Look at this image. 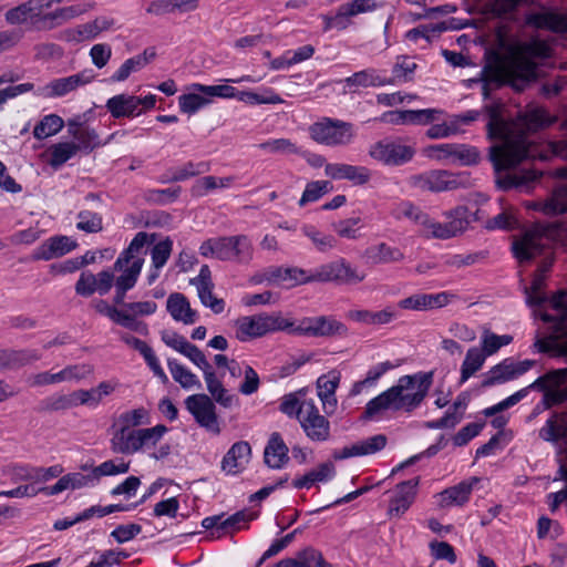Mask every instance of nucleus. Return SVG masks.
<instances>
[{"instance_id":"obj_7","label":"nucleus","mask_w":567,"mask_h":567,"mask_svg":"<svg viewBox=\"0 0 567 567\" xmlns=\"http://www.w3.org/2000/svg\"><path fill=\"white\" fill-rule=\"evenodd\" d=\"M188 93L178 97L179 110L187 115H194L208 106L215 97L234 99L235 96V87L228 84L205 85L193 83L188 86Z\"/></svg>"},{"instance_id":"obj_47","label":"nucleus","mask_w":567,"mask_h":567,"mask_svg":"<svg viewBox=\"0 0 567 567\" xmlns=\"http://www.w3.org/2000/svg\"><path fill=\"white\" fill-rule=\"evenodd\" d=\"M229 236L208 238L199 246V254L205 258L229 261Z\"/></svg>"},{"instance_id":"obj_28","label":"nucleus","mask_w":567,"mask_h":567,"mask_svg":"<svg viewBox=\"0 0 567 567\" xmlns=\"http://www.w3.org/2000/svg\"><path fill=\"white\" fill-rule=\"evenodd\" d=\"M386 444V437L382 434H378L367 440L357 442L351 446H344L339 452L333 454L336 460H344L353 456H363L374 454L382 449H384Z\"/></svg>"},{"instance_id":"obj_42","label":"nucleus","mask_w":567,"mask_h":567,"mask_svg":"<svg viewBox=\"0 0 567 567\" xmlns=\"http://www.w3.org/2000/svg\"><path fill=\"white\" fill-rule=\"evenodd\" d=\"M151 423V413L144 408L140 406L132 410L123 411L113 422L112 427L121 429H140Z\"/></svg>"},{"instance_id":"obj_63","label":"nucleus","mask_w":567,"mask_h":567,"mask_svg":"<svg viewBox=\"0 0 567 567\" xmlns=\"http://www.w3.org/2000/svg\"><path fill=\"white\" fill-rule=\"evenodd\" d=\"M482 82V95L484 100L489 99L491 92L502 84V75L497 71L493 70H482L481 71V78L480 79H470L468 80V86H471L473 83Z\"/></svg>"},{"instance_id":"obj_43","label":"nucleus","mask_w":567,"mask_h":567,"mask_svg":"<svg viewBox=\"0 0 567 567\" xmlns=\"http://www.w3.org/2000/svg\"><path fill=\"white\" fill-rule=\"evenodd\" d=\"M354 18L353 13L351 12L349 6L346 3H342L339 6L336 11L331 14H322L321 19L323 21L322 30L324 32L336 30V31H344L350 25H352V19Z\"/></svg>"},{"instance_id":"obj_10","label":"nucleus","mask_w":567,"mask_h":567,"mask_svg":"<svg viewBox=\"0 0 567 567\" xmlns=\"http://www.w3.org/2000/svg\"><path fill=\"white\" fill-rule=\"evenodd\" d=\"M414 145L403 138H383L369 148V155L385 166H401L414 157Z\"/></svg>"},{"instance_id":"obj_52","label":"nucleus","mask_w":567,"mask_h":567,"mask_svg":"<svg viewBox=\"0 0 567 567\" xmlns=\"http://www.w3.org/2000/svg\"><path fill=\"white\" fill-rule=\"evenodd\" d=\"M301 231L319 252H328L337 247L338 241L333 235L323 233L312 225H303Z\"/></svg>"},{"instance_id":"obj_53","label":"nucleus","mask_w":567,"mask_h":567,"mask_svg":"<svg viewBox=\"0 0 567 567\" xmlns=\"http://www.w3.org/2000/svg\"><path fill=\"white\" fill-rule=\"evenodd\" d=\"M539 436L544 441L556 442L567 437V414L557 415L546 421L539 430Z\"/></svg>"},{"instance_id":"obj_17","label":"nucleus","mask_w":567,"mask_h":567,"mask_svg":"<svg viewBox=\"0 0 567 567\" xmlns=\"http://www.w3.org/2000/svg\"><path fill=\"white\" fill-rule=\"evenodd\" d=\"M82 471L87 473L72 472L61 476L58 482L51 486L42 487L41 492L47 496L58 495L66 489H80L84 487L96 486L92 466L82 465Z\"/></svg>"},{"instance_id":"obj_35","label":"nucleus","mask_w":567,"mask_h":567,"mask_svg":"<svg viewBox=\"0 0 567 567\" xmlns=\"http://www.w3.org/2000/svg\"><path fill=\"white\" fill-rule=\"evenodd\" d=\"M110 447L116 454L133 455L137 453V429L112 427Z\"/></svg>"},{"instance_id":"obj_49","label":"nucleus","mask_w":567,"mask_h":567,"mask_svg":"<svg viewBox=\"0 0 567 567\" xmlns=\"http://www.w3.org/2000/svg\"><path fill=\"white\" fill-rule=\"evenodd\" d=\"M315 323V337H347L349 333L348 327L332 316H318Z\"/></svg>"},{"instance_id":"obj_6","label":"nucleus","mask_w":567,"mask_h":567,"mask_svg":"<svg viewBox=\"0 0 567 567\" xmlns=\"http://www.w3.org/2000/svg\"><path fill=\"white\" fill-rule=\"evenodd\" d=\"M293 326V321L281 317L280 315H255L245 316L236 320V338L246 342L251 339L260 338L267 333L276 331H287Z\"/></svg>"},{"instance_id":"obj_14","label":"nucleus","mask_w":567,"mask_h":567,"mask_svg":"<svg viewBox=\"0 0 567 567\" xmlns=\"http://www.w3.org/2000/svg\"><path fill=\"white\" fill-rule=\"evenodd\" d=\"M414 184L420 188L436 193L466 187L470 184L468 175L464 173L454 174L447 171H432L414 177Z\"/></svg>"},{"instance_id":"obj_48","label":"nucleus","mask_w":567,"mask_h":567,"mask_svg":"<svg viewBox=\"0 0 567 567\" xmlns=\"http://www.w3.org/2000/svg\"><path fill=\"white\" fill-rule=\"evenodd\" d=\"M167 432L168 427L164 424L137 429V453L155 449Z\"/></svg>"},{"instance_id":"obj_18","label":"nucleus","mask_w":567,"mask_h":567,"mask_svg":"<svg viewBox=\"0 0 567 567\" xmlns=\"http://www.w3.org/2000/svg\"><path fill=\"white\" fill-rule=\"evenodd\" d=\"M437 114H441V111L435 109L396 110L384 112L381 116L374 118V121L392 125L427 124L436 120Z\"/></svg>"},{"instance_id":"obj_56","label":"nucleus","mask_w":567,"mask_h":567,"mask_svg":"<svg viewBox=\"0 0 567 567\" xmlns=\"http://www.w3.org/2000/svg\"><path fill=\"white\" fill-rule=\"evenodd\" d=\"M549 266L550 264L544 265L534 276L530 287L526 289L527 302L535 308L540 307L547 301V297L543 291V287L545 284V272L548 270Z\"/></svg>"},{"instance_id":"obj_13","label":"nucleus","mask_w":567,"mask_h":567,"mask_svg":"<svg viewBox=\"0 0 567 567\" xmlns=\"http://www.w3.org/2000/svg\"><path fill=\"white\" fill-rule=\"evenodd\" d=\"M535 364L533 360L516 361L513 358H506L496 365L492 367L483 377L482 386L491 388L496 384H503L529 371Z\"/></svg>"},{"instance_id":"obj_64","label":"nucleus","mask_w":567,"mask_h":567,"mask_svg":"<svg viewBox=\"0 0 567 567\" xmlns=\"http://www.w3.org/2000/svg\"><path fill=\"white\" fill-rule=\"evenodd\" d=\"M360 224V217H350L333 224V229L337 233V235L341 238L357 240L361 237Z\"/></svg>"},{"instance_id":"obj_61","label":"nucleus","mask_w":567,"mask_h":567,"mask_svg":"<svg viewBox=\"0 0 567 567\" xmlns=\"http://www.w3.org/2000/svg\"><path fill=\"white\" fill-rule=\"evenodd\" d=\"M342 258L323 264L316 268L317 282H336L342 285Z\"/></svg>"},{"instance_id":"obj_38","label":"nucleus","mask_w":567,"mask_h":567,"mask_svg":"<svg viewBox=\"0 0 567 567\" xmlns=\"http://www.w3.org/2000/svg\"><path fill=\"white\" fill-rule=\"evenodd\" d=\"M267 280L278 284L289 282L291 286L315 282L316 270L308 271L298 267L276 268Z\"/></svg>"},{"instance_id":"obj_4","label":"nucleus","mask_w":567,"mask_h":567,"mask_svg":"<svg viewBox=\"0 0 567 567\" xmlns=\"http://www.w3.org/2000/svg\"><path fill=\"white\" fill-rule=\"evenodd\" d=\"M558 234L557 224L537 223L519 237H515L512 244L514 257L519 262H527L542 255L549 248L553 238Z\"/></svg>"},{"instance_id":"obj_2","label":"nucleus","mask_w":567,"mask_h":567,"mask_svg":"<svg viewBox=\"0 0 567 567\" xmlns=\"http://www.w3.org/2000/svg\"><path fill=\"white\" fill-rule=\"evenodd\" d=\"M434 381V371H419L399 378L398 382L371 399L364 409L363 419L374 420L384 412L411 413L421 406Z\"/></svg>"},{"instance_id":"obj_62","label":"nucleus","mask_w":567,"mask_h":567,"mask_svg":"<svg viewBox=\"0 0 567 567\" xmlns=\"http://www.w3.org/2000/svg\"><path fill=\"white\" fill-rule=\"evenodd\" d=\"M331 189L332 185L328 181H315L308 183L299 200V206L302 207L308 203L317 202Z\"/></svg>"},{"instance_id":"obj_20","label":"nucleus","mask_w":567,"mask_h":567,"mask_svg":"<svg viewBox=\"0 0 567 567\" xmlns=\"http://www.w3.org/2000/svg\"><path fill=\"white\" fill-rule=\"evenodd\" d=\"M478 482L480 478L473 476L443 489L435 495L437 506L441 508L464 506L470 501L472 492Z\"/></svg>"},{"instance_id":"obj_45","label":"nucleus","mask_w":567,"mask_h":567,"mask_svg":"<svg viewBox=\"0 0 567 567\" xmlns=\"http://www.w3.org/2000/svg\"><path fill=\"white\" fill-rule=\"evenodd\" d=\"M238 101L250 105L257 104H280L284 100L271 87H260L259 92L240 91L235 89V96Z\"/></svg>"},{"instance_id":"obj_3","label":"nucleus","mask_w":567,"mask_h":567,"mask_svg":"<svg viewBox=\"0 0 567 567\" xmlns=\"http://www.w3.org/2000/svg\"><path fill=\"white\" fill-rule=\"evenodd\" d=\"M566 291H558L549 300L550 308L556 312L548 313L543 305L534 309V316L540 318L544 322L550 323V334L548 338L538 339L535 342L539 352H550L554 355H567V306L565 300Z\"/></svg>"},{"instance_id":"obj_31","label":"nucleus","mask_w":567,"mask_h":567,"mask_svg":"<svg viewBox=\"0 0 567 567\" xmlns=\"http://www.w3.org/2000/svg\"><path fill=\"white\" fill-rule=\"evenodd\" d=\"M344 86L350 91L359 87H378L391 85L394 83L393 79L382 76L375 69H365L353 73L352 75L341 81Z\"/></svg>"},{"instance_id":"obj_50","label":"nucleus","mask_w":567,"mask_h":567,"mask_svg":"<svg viewBox=\"0 0 567 567\" xmlns=\"http://www.w3.org/2000/svg\"><path fill=\"white\" fill-rule=\"evenodd\" d=\"M79 153L75 142H59L49 147L48 164L53 168H60L69 159Z\"/></svg>"},{"instance_id":"obj_51","label":"nucleus","mask_w":567,"mask_h":567,"mask_svg":"<svg viewBox=\"0 0 567 567\" xmlns=\"http://www.w3.org/2000/svg\"><path fill=\"white\" fill-rule=\"evenodd\" d=\"M236 177H215L212 175L204 176L195 182L192 187V194L197 197L207 195L210 190L216 188H229L234 185Z\"/></svg>"},{"instance_id":"obj_1","label":"nucleus","mask_w":567,"mask_h":567,"mask_svg":"<svg viewBox=\"0 0 567 567\" xmlns=\"http://www.w3.org/2000/svg\"><path fill=\"white\" fill-rule=\"evenodd\" d=\"M488 115L487 130L493 138L502 141L489 151V158L498 174L497 185L503 189L518 188L528 192L540 177L535 171L509 172L528 157V144L525 137L509 138V124L502 116V105L497 102L485 106Z\"/></svg>"},{"instance_id":"obj_24","label":"nucleus","mask_w":567,"mask_h":567,"mask_svg":"<svg viewBox=\"0 0 567 567\" xmlns=\"http://www.w3.org/2000/svg\"><path fill=\"white\" fill-rule=\"evenodd\" d=\"M417 480H409L396 485L389 505V515L401 517L412 505L416 494Z\"/></svg>"},{"instance_id":"obj_5","label":"nucleus","mask_w":567,"mask_h":567,"mask_svg":"<svg viewBox=\"0 0 567 567\" xmlns=\"http://www.w3.org/2000/svg\"><path fill=\"white\" fill-rule=\"evenodd\" d=\"M147 244V233L140 231L132 239L128 247L117 257L113 266L115 271L121 272L115 279L116 284L128 285L130 288L136 285L144 265L145 246Z\"/></svg>"},{"instance_id":"obj_34","label":"nucleus","mask_w":567,"mask_h":567,"mask_svg":"<svg viewBox=\"0 0 567 567\" xmlns=\"http://www.w3.org/2000/svg\"><path fill=\"white\" fill-rule=\"evenodd\" d=\"M528 208L539 210L545 215H558L567 212V182L558 185L544 202H533Z\"/></svg>"},{"instance_id":"obj_41","label":"nucleus","mask_w":567,"mask_h":567,"mask_svg":"<svg viewBox=\"0 0 567 567\" xmlns=\"http://www.w3.org/2000/svg\"><path fill=\"white\" fill-rule=\"evenodd\" d=\"M203 373L207 390L213 399L224 408H230L237 400L236 396L230 394L228 390L224 388L221 381L217 378L212 367Z\"/></svg>"},{"instance_id":"obj_22","label":"nucleus","mask_w":567,"mask_h":567,"mask_svg":"<svg viewBox=\"0 0 567 567\" xmlns=\"http://www.w3.org/2000/svg\"><path fill=\"white\" fill-rule=\"evenodd\" d=\"M91 80L92 76L86 72L55 79L42 87L41 95L49 99L61 97L76 90L78 87L90 83Z\"/></svg>"},{"instance_id":"obj_8","label":"nucleus","mask_w":567,"mask_h":567,"mask_svg":"<svg viewBox=\"0 0 567 567\" xmlns=\"http://www.w3.org/2000/svg\"><path fill=\"white\" fill-rule=\"evenodd\" d=\"M450 219L447 223H440L431 218L426 213L420 224V234L425 238L449 239L462 234L468 226V210L458 206L445 214Z\"/></svg>"},{"instance_id":"obj_27","label":"nucleus","mask_w":567,"mask_h":567,"mask_svg":"<svg viewBox=\"0 0 567 567\" xmlns=\"http://www.w3.org/2000/svg\"><path fill=\"white\" fill-rule=\"evenodd\" d=\"M75 248V243L66 236H54L47 239L34 250V259L51 260L70 252Z\"/></svg>"},{"instance_id":"obj_55","label":"nucleus","mask_w":567,"mask_h":567,"mask_svg":"<svg viewBox=\"0 0 567 567\" xmlns=\"http://www.w3.org/2000/svg\"><path fill=\"white\" fill-rule=\"evenodd\" d=\"M131 462L123 458H113L102 462L97 466H92L96 485L104 476H116L126 474L130 471Z\"/></svg>"},{"instance_id":"obj_26","label":"nucleus","mask_w":567,"mask_h":567,"mask_svg":"<svg viewBox=\"0 0 567 567\" xmlns=\"http://www.w3.org/2000/svg\"><path fill=\"white\" fill-rule=\"evenodd\" d=\"M336 476V466L332 462L320 463L301 476L293 478L291 485L297 489H309L315 484L327 483Z\"/></svg>"},{"instance_id":"obj_39","label":"nucleus","mask_w":567,"mask_h":567,"mask_svg":"<svg viewBox=\"0 0 567 567\" xmlns=\"http://www.w3.org/2000/svg\"><path fill=\"white\" fill-rule=\"evenodd\" d=\"M42 354L34 349L0 350V370L18 369L41 359Z\"/></svg>"},{"instance_id":"obj_21","label":"nucleus","mask_w":567,"mask_h":567,"mask_svg":"<svg viewBox=\"0 0 567 567\" xmlns=\"http://www.w3.org/2000/svg\"><path fill=\"white\" fill-rule=\"evenodd\" d=\"M340 373L337 371H330L318 378L316 386L317 394L322 403V409L327 415H331L336 412L338 400L336 398V391L340 383Z\"/></svg>"},{"instance_id":"obj_12","label":"nucleus","mask_w":567,"mask_h":567,"mask_svg":"<svg viewBox=\"0 0 567 567\" xmlns=\"http://www.w3.org/2000/svg\"><path fill=\"white\" fill-rule=\"evenodd\" d=\"M156 104V96L148 94L140 97L131 94H117L106 101L105 107L114 118L136 117L143 112L152 110Z\"/></svg>"},{"instance_id":"obj_15","label":"nucleus","mask_w":567,"mask_h":567,"mask_svg":"<svg viewBox=\"0 0 567 567\" xmlns=\"http://www.w3.org/2000/svg\"><path fill=\"white\" fill-rule=\"evenodd\" d=\"M298 421L310 441L324 442L329 440L330 422L324 415L320 414L313 400L309 399V403L301 410V415Z\"/></svg>"},{"instance_id":"obj_37","label":"nucleus","mask_w":567,"mask_h":567,"mask_svg":"<svg viewBox=\"0 0 567 567\" xmlns=\"http://www.w3.org/2000/svg\"><path fill=\"white\" fill-rule=\"evenodd\" d=\"M116 389V383L103 381L97 386L89 390H76L74 392L75 404L96 408L105 396L112 394Z\"/></svg>"},{"instance_id":"obj_11","label":"nucleus","mask_w":567,"mask_h":567,"mask_svg":"<svg viewBox=\"0 0 567 567\" xmlns=\"http://www.w3.org/2000/svg\"><path fill=\"white\" fill-rule=\"evenodd\" d=\"M185 406L200 427L213 435L221 433V423L216 413L215 403L208 395H189L185 400Z\"/></svg>"},{"instance_id":"obj_40","label":"nucleus","mask_w":567,"mask_h":567,"mask_svg":"<svg viewBox=\"0 0 567 567\" xmlns=\"http://www.w3.org/2000/svg\"><path fill=\"white\" fill-rule=\"evenodd\" d=\"M548 382H550L553 388L548 389L545 392L544 401L547 408H551L557 404H561L567 401V390L560 388L565 382H567V368L559 369L549 372L546 375Z\"/></svg>"},{"instance_id":"obj_9","label":"nucleus","mask_w":567,"mask_h":567,"mask_svg":"<svg viewBox=\"0 0 567 567\" xmlns=\"http://www.w3.org/2000/svg\"><path fill=\"white\" fill-rule=\"evenodd\" d=\"M309 131L313 141L326 146L349 145L357 135L352 123L331 117L313 123Z\"/></svg>"},{"instance_id":"obj_33","label":"nucleus","mask_w":567,"mask_h":567,"mask_svg":"<svg viewBox=\"0 0 567 567\" xmlns=\"http://www.w3.org/2000/svg\"><path fill=\"white\" fill-rule=\"evenodd\" d=\"M156 56V52L152 48H147L141 54H136L125 60L121 66L111 75L112 82H124L131 74L136 73L151 63Z\"/></svg>"},{"instance_id":"obj_58","label":"nucleus","mask_w":567,"mask_h":567,"mask_svg":"<svg viewBox=\"0 0 567 567\" xmlns=\"http://www.w3.org/2000/svg\"><path fill=\"white\" fill-rule=\"evenodd\" d=\"M64 126V121L56 114H49L34 126L33 136L37 140H44L58 134Z\"/></svg>"},{"instance_id":"obj_59","label":"nucleus","mask_w":567,"mask_h":567,"mask_svg":"<svg viewBox=\"0 0 567 567\" xmlns=\"http://www.w3.org/2000/svg\"><path fill=\"white\" fill-rule=\"evenodd\" d=\"M209 171V165L205 162L194 163V162H187L183 164L182 166L175 168L172 171L171 175L162 179V183L166 182H182L185 179H188L190 177H194L199 174H204Z\"/></svg>"},{"instance_id":"obj_36","label":"nucleus","mask_w":567,"mask_h":567,"mask_svg":"<svg viewBox=\"0 0 567 567\" xmlns=\"http://www.w3.org/2000/svg\"><path fill=\"white\" fill-rule=\"evenodd\" d=\"M363 257L368 264L383 265L402 261L404 259V254L398 247H393L384 241H381L369 246L364 250Z\"/></svg>"},{"instance_id":"obj_16","label":"nucleus","mask_w":567,"mask_h":567,"mask_svg":"<svg viewBox=\"0 0 567 567\" xmlns=\"http://www.w3.org/2000/svg\"><path fill=\"white\" fill-rule=\"evenodd\" d=\"M536 63L518 52L504 66L503 72L515 89L523 90L527 82L536 78Z\"/></svg>"},{"instance_id":"obj_60","label":"nucleus","mask_w":567,"mask_h":567,"mask_svg":"<svg viewBox=\"0 0 567 567\" xmlns=\"http://www.w3.org/2000/svg\"><path fill=\"white\" fill-rule=\"evenodd\" d=\"M424 212L409 200H401L396 203L391 209V216L396 220L409 219L414 224H421L424 219Z\"/></svg>"},{"instance_id":"obj_25","label":"nucleus","mask_w":567,"mask_h":567,"mask_svg":"<svg viewBox=\"0 0 567 567\" xmlns=\"http://www.w3.org/2000/svg\"><path fill=\"white\" fill-rule=\"evenodd\" d=\"M115 21L112 18L99 17L93 21L78 25L75 29L69 30L68 40L71 41H89L97 38L102 32L113 28Z\"/></svg>"},{"instance_id":"obj_44","label":"nucleus","mask_w":567,"mask_h":567,"mask_svg":"<svg viewBox=\"0 0 567 567\" xmlns=\"http://www.w3.org/2000/svg\"><path fill=\"white\" fill-rule=\"evenodd\" d=\"M229 261L247 264L252 259L254 247L245 235L229 236Z\"/></svg>"},{"instance_id":"obj_54","label":"nucleus","mask_w":567,"mask_h":567,"mask_svg":"<svg viewBox=\"0 0 567 567\" xmlns=\"http://www.w3.org/2000/svg\"><path fill=\"white\" fill-rule=\"evenodd\" d=\"M167 365L174 381L179 383L182 388L187 390L193 388H202V383L196 377V374H194L190 370L178 363L177 360L168 359Z\"/></svg>"},{"instance_id":"obj_23","label":"nucleus","mask_w":567,"mask_h":567,"mask_svg":"<svg viewBox=\"0 0 567 567\" xmlns=\"http://www.w3.org/2000/svg\"><path fill=\"white\" fill-rule=\"evenodd\" d=\"M326 176L332 179H347L354 185H364L371 178V172L364 166L344 163H329L324 166Z\"/></svg>"},{"instance_id":"obj_57","label":"nucleus","mask_w":567,"mask_h":567,"mask_svg":"<svg viewBox=\"0 0 567 567\" xmlns=\"http://www.w3.org/2000/svg\"><path fill=\"white\" fill-rule=\"evenodd\" d=\"M513 342L511 334H496L489 330H484L481 337V348L486 358L495 354L502 347L508 346Z\"/></svg>"},{"instance_id":"obj_32","label":"nucleus","mask_w":567,"mask_h":567,"mask_svg":"<svg viewBox=\"0 0 567 567\" xmlns=\"http://www.w3.org/2000/svg\"><path fill=\"white\" fill-rule=\"evenodd\" d=\"M288 446L281 435L272 433L264 451V460L268 467L274 470L282 468L289 461Z\"/></svg>"},{"instance_id":"obj_19","label":"nucleus","mask_w":567,"mask_h":567,"mask_svg":"<svg viewBox=\"0 0 567 567\" xmlns=\"http://www.w3.org/2000/svg\"><path fill=\"white\" fill-rule=\"evenodd\" d=\"M251 460V446L246 441L234 443L220 462V470L226 475L235 476L243 473Z\"/></svg>"},{"instance_id":"obj_30","label":"nucleus","mask_w":567,"mask_h":567,"mask_svg":"<svg viewBox=\"0 0 567 567\" xmlns=\"http://www.w3.org/2000/svg\"><path fill=\"white\" fill-rule=\"evenodd\" d=\"M166 310L175 321L184 324H193L198 319L197 311L192 309L188 299L181 292L168 296Z\"/></svg>"},{"instance_id":"obj_46","label":"nucleus","mask_w":567,"mask_h":567,"mask_svg":"<svg viewBox=\"0 0 567 567\" xmlns=\"http://www.w3.org/2000/svg\"><path fill=\"white\" fill-rule=\"evenodd\" d=\"M486 359L487 358L478 347L468 348L461 364L460 383H465L470 378L478 372L483 368Z\"/></svg>"},{"instance_id":"obj_29","label":"nucleus","mask_w":567,"mask_h":567,"mask_svg":"<svg viewBox=\"0 0 567 567\" xmlns=\"http://www.w3.org/2000/svg\"><path fill=\"white\" fill-rule=\"evenodd\" d=\"M527 24L553 32H567V12L554 11L532 12L526 17Z\"/></svg>"}]
</instances>
